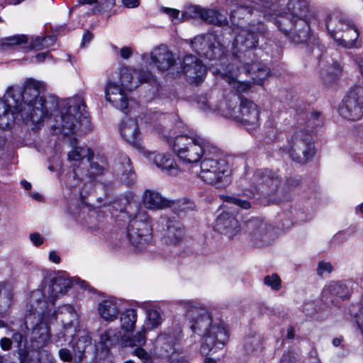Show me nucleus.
<instances>
[{"label": "nucleus", "mask_w": 363, "mask_h": 363, "mask_svg": "<svg viewBox=\"0 0 363 363\" xmlns=\"http://www.w3.org/2000/svg\"><path fill=\"white\" fill-rule=\"evenodd\" d=\"M206 9L199 5H190L182 13V19L183 21L199 18L202 20Z\"/></svg>", "instance_id": "nucleus-39"}, {"label": "nucleus", "mask_w": 363, "mask_h": 363, "mask_svg": "<svg viewBox=\"0 0 363 363\" xmlns=\"http://www.w3.org/2000/svg\"><path fill=\"white\" fill-rule=\"evenodd\" d=\"M263 337L259 333L250 334L244 340V349L249 353L259 352L262 349Z\"/></svg>", "instance_id": "nucleus-33"}, {"label": "nucleus", "mask_w": 363, "mask_h": 363, "mask_svg": "<svg viewBox=\"0 0 363 363\" xmlns=\"http://www.w3.org/2000/svg\"><path fill=\"white\" fill-rule=\"evenodd\" d=\"M333 19L330 15H327L325 18L326 30L331 38L337 40L340 45L345 48H351L356 46L357 40L359 32L357 28L349 21L339 19L338 25L330 28Z\"/></svg>", "instance_id": "nucleus-11"}, {"label": "nucleus", "mask_w": 363, "mask_h": 363, "mask_svg": "<svg viewBox=\"0 0 363 363\" xmlns=\"http://www.w3.org/2000/svg\"><path fill=\"white\" fill-rule=\"evenodd\" d=\"M297 123L303 127L299 131H304L313 135L315 128L323 125V116L321 111H301L297 113Z\"/></svg>", "instance_id": "nucleus-22"}, {"label": "nucleus", "mask_w": 363, "mask_h": 363, "mask_svg": "<svg viewBox=\"0 0 363 363\" xmlns=\"http://www.w3.org/2000/svg\"><path fill=\"white\" fill-rule=\"evenodd\" d=\"M199 54L210 61H220L221 65V61L226 57L227 50L217 40L216 37H208L201 42Z\"/></svg>", "instance_id": "nucleus-19"}, {"label": "nucleus", "mask_w": 363, "mask_h": 363, "mask_svg": "<svg viewBox=\"0 0 363 363\" xmlns=\"http://www.w3.org/2000/svg\"><path fill=\"white\" fill-rule=\"evenodd\" d=\"M216 151H209L208 155H203L201 158L200 167V178L211 185L221 182L222 179L228 175V164L223 159L220 158V150L215 146Z\"/></svg>", "instance_id": "nucleus-9"}, {"label": "nucleus", "mask_w": 363, "mask_h": 363, "mask_svg": "<svg viewBox=\"0 0 363 363\" xmlns=\"http://www.w3.org/2000/svg\"><path fill=\"white\" fill-rule=\"evenodd\" d=\"M115 5V0H101L100 3L101 11L107 12L111 10Z\"/></svg>", "instance_id": "nucleus-57"}, {"label": "nucleus", "mask_w": 363, "mask_h": 363, "mask_svg": "<svg viewBox=\"0 0 363 363\" xmlns=\"http://www.w3.org/2000/svg\"><path fill=\"white\" fill-rule=\"evenodd\" d=\"M151 60L158 70L161 72L167 71L177 64V59L174 55L169 50L160 51L155 55H152Z\"/></svg>", "instance_id": "nucleus-28"}, {"label": "nucleus", "mask_w": 363, "mask_h": 363, "mask_svg": "<svg viewBox=\"0 0 363 363\" xmlns=\"http://www.w3.org/2000/svg\"><path fill=\"white\" fill-rule=\"evenodd\" d=\"M21 354L20 356H18V362L9 360L5 357H2L1 363H40L39 359L38 357L33 358L30 357L28 352L24 354L23 352H21Z\"/></svg>", "instance_id": "nucleus-45"}, {"label": "nucleus", "mask_w": 363, "mask_h": 363, "mask_svg": "<svg viewBox=\"0 0 363 363\" xmlns=\"http://www.w3.org/2000/svg\"><path fill=\"white\" fill-rule=\"evenodd\" d=\"M86 108L87 106L84 101L78 104L76 107L66 103L65 110H60L62 130L64 135L74 134L77 124L82 123V121L86 123L90 122Z\"/></svg>", "instance_id": "nucleus-13"}, {"label": "nucleus", "mask_w": 363, "mask_h": 363, "mask_svg": "<svg viewBox=\"0 0 363 363\" xmlns=\"http://www.w3.org/2000/svg\"><path fill=\"white\" fill-rule=\"evenodd\" d=\"M321 79L323 80V84L326 87H330L336 83L338 79V76L337 73H333L328 71L321 73Z\"/></svg>", "instance_id": "nucleus-48"}, {"label": "nucleus", "mask_w": 363, "mask_h": 363, "mask_svg": "<svg viewBox=\"0 0 363 363\" xmlns=\"http://www.w3.org/2000/svg\"><path fill=\"white\" fill-rule=\"evenodd\" d=\"M145 333V329H143L141 331L137 332L135 335L129 339L128 345L130 346H141L144 345L146 342Z\"/></svg>", "instance_id": "nucleus-46"}, {"label": "nucleus", "mask_w": 363, "mask_h": 363, "mask_svg": "<svg viewBox=\"0 0 363 363\" xmlns=\"http://www.w3.org/2000/svg\"><path fill=\"white\" fill-rule=\"evenodd\" d=\"M287 13L277 15L274 24L291 42L296 45H305L309 47L319 45L311 28L314 15L310 13L309 6L306 0H289Z\"/></svg>", "instance_id": "nucleus-3"}, {"label": "nucleus", "mask_w": 363, "mask_h": 363, "mask_svg": "<svg viewBox=\"0 0 363 363\" xmlns=\"http://www.w3.org/2000/svg\"><path fill=\"white\" fill-rule=\"evenodd\" d=\"M132 75L125 72L121 74V86L116 82H108L105 87V98L108 102H111L113 97H118L125 92L124 88L132 89Z\"/></svg>", "instance_id": "nucleus-24"}, {"label": "nucleus", "mask_w": 363, "mask_h": 363, "mask_svg": "<svg viewBox=\"0 0 363 363\" xmlns=\"http://www.w3.org/2000/svg\"><path fill=\"white\" fill-rule=\"evenodd\" d=\"M90 169L92 170V177L100 175L104 172V167L99 164L97 162H91L89 164Z\"/></svg>", "instance_id": "nucleus-58"}, {"label": "nucleus", "mask_w": 363, "mask_h": 363, "mask_svg": "<svg viewBox=\"0 0 363 363\" xmlns=\"http://www.w3.org/2000/svg\"><path fill=\"white\" fill-rule=\"evenodd\" d=\"M248 58L250 61L243 62L245 72L252 75V79L258 85H262L265 79L270 74V69L262 63L254 52H249Z\"/></svg>", "instance_id": "nucleus-20"}, {"label": "nucleus", "mask_w": 363, "mask_h": 363, "mask_svg": "<svg viewBox=\"0 0 363 363\" xmlns=\"http://www.w3.org/2000/svg\"><path fill=\"white\" fill-rule=\"evenodd\" d=\"M0 345L4 350H8L12 345V341L9 338L3 337L0 341Z\"/></svg>", "instance_id": "nucleus-63"}, {"label": "nucleus", "mask_w": 363, "mask_h": 363, "mask_svg": "<svg viewBox=\"0 0 363 363\" xmlns=\"http://www.w3.org/2000/svg\"><path fill=\"white\" fill-rule=\"evenodd\" d=\"M154 164L167 174L176 176L179 169L174 156L170 153H157L153 158Z\"/></svg>", "instance_id": "nucleus-25"}, {"label": "nucleus", "mask_w": 363, "mask_h": 363, "mask_svg": "<svg viewBox=\"0 0 363 363\" xmlns=\"http://www.w3.org/2000/svg\"><path fill=\"white\" fill-rule=\"evenodd\" d=\"M42 83L33 78H28L25 82L23 89H14L9 86L6 96L1 101L4 106V113L11 112L12 114H22L26 111L28 120L35 121L39 116V120L44 119L51 114V112L59 109L58 98L49 96V101L45 96H40Z\"/></svg>", "instance_id": "nucleus-1"}, {"label": "nucleus", "mask_w": 363, "mask_h": 363, "mask_svg": "<svg viewBox=\"0 0 363 363\" xmlns=\"http://www.w3.org/2000/svg\"><path fill=\"white\" fill-rule=\"evenodd\" d=\"M240 105L237 108V102L229 100L223 111L225 117L241 123L247 129H255L259 124L260 110L252 101L240 96Z\"/></svg>", "instance_id": "nucleus-7"}, {"label": "nucleus", "mask_w": 363, "mask_h": 363, "mask_svg": "<svg viewBox=\"0 0 363 363\" xmlns=\"http://www.w3.org/2000/svg\"><path fill=\"white\" fill-rule=\"evenodd\" d=\"M119 332L116 329L109 328L100 335L99 344L102 350L108 352L110 348L118 343Z\"/></svg>", "instance_id": "nucleus-32"}, {"label": "nucleus", "mask_w": 363, "mask_h": 363, "mask_svg": "<svg viewBox=\"0 0 363 363\" xmlns=\"http://www.w3.org/2000/svg\"><path fill=\"white\" fill-rule=\"evenodd\" d=\"M30 239L36 247L40 246L44 242L43 238L38 233L35 232L30 234Z\"/></svg>", "instance_id": "nucleus-56"}, {"label": "nucleus", "mask_w": 363, "mask_h": 363, "mask_svg": "<svg viewBox=\"0 0 363 363\" xmlns=\"http://www.w3.org/2000/svg\"><path fill=\"white\" fill-rule=\"evenodd\" d=\"M110 103L125 113L128 111V99L125 93L118 97H113Z\"/></svg>", "instance_id": "nucleus-43"}, {"label": "nucleus", "mask_w": 363, "mask_h": 363, "mask_svg": "<svg viewBox=\"0 0 363 363\" xmlns=\"http://www.w3.org/2000/svg\"><path fill=\"white\" fill-rule=\"evenodd\" d=\"M255 177L259 191L265 196L277 195L282 182L279 169L261 168L256 171Z\"/></svg>", "instance_id": "nucleus-14"}, {"label": "nucleus", "mask_w": 363, "mask_h": 363, "mask_svg": "<svg viewBox=\"0 0 363 363\" xmlns=\"http://www.w3.org/2000/svg\"><path fill=\"white\" fill-rule=\"evenodd\" d=\"M121 57L123 59H128L132 55V50L129 47H123L121 50Z\"/></svg>", "instance_id": "nucleus-64"}, {"label": "nucleus", "mask_w": 363, "mask_h": 363, "mask_svg": "<svg viewBox=\"0 0 363 363\" xmlns=\"http://www.w3.org/2000/svg\"><path fill=\"white\" fill-rule=\"evenodd\" d=\"M59 355L62 360L64 362H70L72 359L71 352L66 348H62L59 350Z\"/></svg>", "instance_id": "nucleus-59"}, {"label": "nucleus", "mask_w": 363, "mask_h": 363, "mask_svg": "<svg viewBox=\"0 0 363 363\" xmlns=\"http://www.w3.org/2000/svg\"><path fill=\"white\" fill-rule=\"evenodd\" d=\"M279 363H297L295 353L291 351L284 352Z\"/></svg>", "instance_id": "nucleus-53"}, {"label": "nucleus", "mask_w": 363, "mask_h": 363, "mask_svg": "<svg viewBox=\"0 0 363 363\" xmlns=\"http://www.w3.org/2000/svg\"><path fill=\"white\" fill-rule=\"evenodd\" d=\"M94 38V34L89 30H86L83 34L81 45L82 47L89 44Z\"/></svg>", "instance_id": "nucleus-60"}, {"label": "nucleus", "mask_w": 363, "mask_h": 363, "mask_svg": "<svg viewBox=\"0 0 363 363\" xmlns=\"http://www.w3.org/2000/svg\"><path fill=\"white\" fill-rule=\"evenodd\" d=\"M74 285H79L82 289L89 291H95L85 281L78 277L70 278L65 275L50 274L45 280V292L48 295L49 301L54 304L60 295L66 294Z\"/></svg>", "instance_id": "nucleus-10"}, {"label": "nucleus", "mask_w": 363, "mask_h": 363, "mask_svg": "<svg viewBox=\"0 0 363 363\" xmlns=\"http://www.w3.org/2000/svg\"><path fill=\"white\" fill-rule=\"evenodd\" d=\"M163 11L167 13L172 20L177 19L179 16V11L176 9L164 7Z\"/></svg>", "instance_id": "nucleus-61"}, {"label": "nucleus", "mask_w": 363, "mask_h": 363, "mask_svg": "<svg viewBox=\"0 0 363 363\" xmlns=\"http://www.w3.org/2000/svg\"><path fill=\"white\" fill-rule=\"evenodd\" d=\"M245 228L250 241L257 247L267 246L276 238L274 228L258 218L247 220Z\"/></svg>", "instance_id": "nucleus-12"}, {"label": "nucleus", "mask_w": 363, "mask_h": 363, "mask_svg": "<svg viewBox=\"0 0 363 363\" xmlns=\"http://www.w3.org/2000/svg\"><path fill=\"white\" fill-rule=\"evenodd\" d=\"M86 157V149L82 147H76L68 153V160L80 161Z\"/></svg>", "instance_id": "nucleus-49"}, {"label": "nucleus", "mask_w": 363, "mask_h": 363, "mask_svg": "<svg viewBox=\"0 0 363 363\" xmlns=\"http://www.w3.org/2000/svg\"><path fill=\"white\" fill-rule=\"evenodd\" d=\"M23 48L27 49L28 50H41L43 48H45L44 41L43 37L36 36L33 38L30 42L28 44H24Z\"/></svg>", "instance_id": "nucleus-50"}, {"label": "nucleus", "mask_w": 363, "mask_h": 363, "mask_svg": "<svg viewBox=\"0 0 363 363\" xmlns=\"http://www.w3.org/2000/svg\"><path fill=\"white\" fill-rule=\"evenodd\" d=\"M333 267L330 262L320 261L316 269V272H332Z\"/></svg>", "instance_id": "nucleus-54"}, {"label": "nucleus", "mask_w": 363, "mask_h": 363, "mask_svg": "<svg viewBox=\"0 0 363 363\" xmlns=\"http://www.w3.org/2000/svg\"><path fill=\"white\" fill-rule=\"evenodd\" d=\"M169 207L178 216H184L190 212L197 211L195 202L187 197L170 200Z\"/></svg>", "instance_id": "nucleus-30"}, {"label": "nucleus", "mask_w": 363, "mask_h": 363, "mask_svg": "<svg viewBox=\"0 0 363 363\" xmlns=\"http://www.w3.org/2000/svg\"><path fill=\"white\" fill-rule=\"evenodd\" d=\"M186 235L184 225L177 220L168 218L162 230V240L166 245H177Z\"/></svg>", "instance_id": "nucleus-21"}, {"label": "nucleus", "mask_w": 363, "mask_h": 363, "mask_svg": "<svg viewBox=\"0 0 363 363\" xmlns=\"http://www.w3.org/2000/svg\"><path fill=\"white\" fill-rule=\"evenodd\" d=\"M126 222V237L129 242L138 250L145 248L152 237L151 218L146 212L141 211L138 205H135L132 216L127 218Z\"/></svg>", "instance_id": "nucleus-6"}, {"label": "nucleus", "mask_w": 363, "mask_h": 363, "mask_svg": "<svg viewBox=\"0 0 363 363\" xmlns=\"http://www.w3.org/2000/svg\"><path fill=\"white\" fill-rule=\"evenodd\" d=\"M56 315L48 308L41 290L33 291L26 305L24 324L27 330H30L32 347L39 350L45 347L50 341L49 323Z\"/></svg>", "instance_id": "nucleus-4"}, {"label": "nucleus", "mask_w": 363, "mask_h": 363, "mask_svg": "<svg viewBox=\"0 0 363 363\" xmlns=\"http://www.w3.org/2000/svg\"><path fill=\"white\" fill-rule=\"evenodd\" d=\"M191 331L202 338L201 352L207 355L221 350L229 339L224 322L213 319L209 311L193 301H179Z\"/></svg>", "instance_id": "nucleus-2"}, {"label": "nucleus", "mask_w": 363, "mask_h": 363, "mask_svg": "<svg viewBox=\"0 0 363 363\" xmlns=\"http://www.w3.org/2000/svg\"><path fill=\"white\" fill-rule=\"evenodd\" d=\"M206 74L207 68L203 61L192 54L184 56L180 69L177 72V76L183 74L189 83L196 84L203 81Z\"/></svg>", "instance_id": "nucleus-16"}, {"label": "nucleus", "mask_w": 363, "mask_h": 363, "mask_svg": "<svg viewBox=\"0 0 363 363\" xmlns=\"http://www.w3.org/2000/svg\"><path fill=\"white\" fill-rule=\"evenodd\" d=\"M147 319L152 328L157 327L162 321L160 311L156 308L146 310Z\"/></svg>", "instance_id": "nucleus-42"}, {"label": "nucleus", "mask_w": 363, "mask_h": 363, "mask_svg": "<svg viewBox=\"0 0 363 363\" xmlns=\"http://www.w3.org/2000/svg\"><path fill=\"white\" fill-rule=\"evenodd\" d=\"M11 340L12 341V345H13L14 347L17 348L16 351L18 353V356H20L21 354V352H23L24 354L28 352V351L26 349V338L21 333H13Z\"/></svg>", "instance_id": "nucleus-41"}, {"label": "nucleus", "mask_w": 363, "mask_h": 363, "mask_svg": "<svg viewBox=\"0 0 363 363\" xmlns=\"http://www.w3.org/2000/svg\"><path fill=\"white\" fill-rule=\"evenodd\" d=\"M123 161L127 163L128 169L124 170L123 174L124 175L125 172H127V179H129V181H128V186H130L134 183V180L135 179V174L133 170V166L130 159L128 157L125 156L123 157Z\"/></svg>", "instance_id": "nucleus-51"}, {"label": "nucleus", "mask_w": 363, "mask_h": 363, "mask_svg": "<svg viewBox=\"0 0 363 363\" xmlns=\"http://www.w3.org/2000/svg\"><path fill=\"white\" fill-rule=\"evenodd\" d=\"M235 41L240 43V45L245 49L244 56L248 57V52H252L251 50L257 48L258 45L259 36L257 32L247 30L244 31L242 35H240Z\"/></svg>", "instance_id": "nucleus-31"}, {"label": "nucleus", "mask_w": 363, "mask_h": 363, "mask_svg": "<svg viewBox=\"0 0 363 363\" xmlns=\"http://www.w3.org/2000/svg\"><path fill=\"white\" fill-rule=\"evenodd\" d=\"M303 177L300 174H294L286 177L283 191L284 193H289L301 187Z\"/></svg>", "instance_id": "nucleus-38"}, {"label": "nucleus", "mask_w": 363, "mask_h": 363, "mask_svg": "<svg viewBox=\"0 0 363 363\" xmlns=\"http://www.w3.org/2000/svg\"><path fill=\"white\" fill-rule=\"evenodd\" d=\"M174 153L184 163H197L209 151H216L215 145L196 134H180L168 138Z\"/></svg>", "instance_id": "nucleus-5"}, {"label": "nucleus", "mask_w": 363, "mask_h": 363, "mask_svg": "<svg viewBox=\"0 0 363 363\" xmlns=\"http://www.w3.org/2000/svg\"><path fill=\"white\" fill-rule=\"evenodd\" d=\"M176 337L170 334H161L156 340L155 353L157 356L169 358L174 352Z\"/></svg>", "instance_id": "nucleus-26"}, {"label": "nucleus", "mask_w": 363, "mask_h": 363, "mask_svg": "<svg viewBox=\"0 0 363 363\" xmlns=\"http://www.w3.org/2000/svg\"><path fill=\"white\" fill-rule=\"evenodd\" d=\"M138 82L140 84L143 83H149V84H155L157 86H159L160 84L157 83V79L155 76L152 74V73L148 70L141 69L138 72Z\"/></svg>", "instance_id": "nucleus-44"}, {"label": "nucleus", "mask_w": 363, "mask_h": 363, "mask_svg": "<svg viewBox=\"0 0 363 363\" xmlns=\"http://www.w3.org/2000/svg\"><path fill=\"white\" fill-rule=\"evenodd\" d=\"M288 153L296 163L306 164L311 161L315 154L312 134L304 131L295 132L289 141Z\"/></svg>", "instance_id": "nucleus-8"}, {"label": "nucleus", "mask_w": 363, "mask_h": 363, "mask_svg": "<svg viewBox=\"0 0 363 363\" xmlns=\"http://www.w3.org/2000/svg\"><path fill=\"white\" fill-rule=\"evenodd\" d=\"M135 205L138 204L130 201L126 196L114 200L112 203V208L113 211L118 213V214L116 215V220L126 223V219L130 218L132 216Z\"/></svg>", "instance_id": "nucleus-27"}, {"label": "nucleus", "mask_w": 363, "mask_h": 363, "mask_svg": "<svg viewBox=\"0 0 363 363\" xmlns=\"http://www.w3.org/2000/svg\"><path fill=\"white\" fill-rule=\"evenodd\" d=\"M213 230L220 234L233 238L240 230V224L234 213L223 211L216 217Z\"/></svg>", "instance_id": "nucleus-17"}, {"label": "nucleus", "mask_w": 363, "mask_h": 363, "mask_svg": "<svg viewBox=\"0 0 363 363\" xmlns=\"http://www.w3.org/2000/svg\"><path fill=\"white\" fill-rule=\"evenodd\" d=\"M340 114L350 121H358L363 117V89H351L342 100Z\"/></svg>", "instance_id": "nucleus-15"}, {"label": "nucleus", "mask_w": 363, "mask_h": 363, "mask_svg": "<svg viewBox=\"0 0 363 363\" xmlns=\"http://www.w3.org/2000/svg\"><path fill=\"white\" fill-rule=\"evenodd\" d=\"M119 312V303L113 296H108L99 301L97 305L99 316L106 323H111L117 320Z\"/></svg>", "instance_id": "nucleus-23"}, {"label": "nucleus", "mask_w": 363, "mask_h": 363, "mask_svg": "<svg viewBox=\"0 0 363 363\" xmlns=\"http://www.w3.org/2000/svg\"><path fill=\"white\" fill-rule=\"evenodd\" d=\"M134 354L140 359L143 363H152V359L143 348L139 347L134 350Z\"/></svg>", "instance_id": "nucleus-52"}, {"label": "nucleus", "mask_w": 363, "mask_h": 363, "mask_svg": "<svg viewBox=\"0 0 363 363\" xmlns=\"http://www.w3.org/2000/svg\"><path fill=\"white\" fill-rule=\"evenodd\" d=\"M28 38L26 35H15L0 40V46L3 49L11 48L13 46L28 44Z\"/></svg>", "instance_id": "nucleus-37"}, {"label": "nucleus", "mask_w": 363, "mask_h": 363, "mask_svg": "<svg viewBox=\"0 0 363 363\" xmlns=\"http://www.w3.org/2000/svg\"><path fill=\"white\" fill-rule=\"evenodd\" d=\"M119 130L125 141L137 150H143L142 133L136 118H126L123 120L120 123Z\"/></svg>", "instance_id": "nucleus-18"}, {"label": "nucleus", "mask_w": 363, "mask_h": 363, "mask_svg": "<svg viewBox=\"0 0 363 363\" xmlns=\"http://www.w3.org/2000/svg\"><path fill=\"white\" fill-rule=\"evenodd\" d=\"M264 282L272 289L279 290L281 288V280L277 274L266 276Z\"/></svg>", "instance_id": "nucleus-47"}, {"label": "nucleus", "mask_w": 363, "mask_h": 363, "mask_svg": "<svg viewBox=\"0 0 363 363\" xmlns=\"http://www.w3.org/2000/svg\"><path fill=\"white\" fill-rule=\"evenodd\" d=\"M235 205L242 208V209H249L251 207L250 202L247 200H243L238 197L236 198Z\"/></svg>", "instance_id": "nucleus-62"}, {"label": "nucleus", "mask_w": 363, "mask_h": 363, "mask_svg": "<svg viewBox=\"0 0 363 363\" xmlns=\"http://www.w3.org/2000/svg\"><path fill=\"white\" fill-rule=\"evenodd\" d=\"M170 363H189V360L184 355H182L174 352L169 357Z\"/></svg>", "instance_id": "nucleus-55"}, {"label": "nucleus", "mask_w": 363, "mask_h": 363, "mask_svg": "<svg viewBox=\"0 0 363 363\" xmlns=\"http://www.w3.org/2000/svg\"><path fill=\"white\" fill-rule=\"evenodd\" d=\"M144 206L149 209H162L169 206L170 200L163 198L158 192L146 190L143 196Z\"/></svg>", "instance_id": "nucleus-29"}, {"label": "nucleus", "mask_w": 363, "mask_h": 363, "mask_svg": "<svg viewBox=\"0 0 363 363\" xmlns=\"http://www.w3.org/2000/svg\"><path fill=\"white\" fill-rule=\"evenodd\" d=\"M324 291L342 298H347L350 294L348 287L341 282L330 283L324 289Z\"/></svg>", "instance_id": "nucleus-36"}, {"label": "nucleus", "mask_w": 363, "mask_h": 363, "mask_svg": "<svg viewBox=\"0 0 363 363\" xmlns=\"http://www.w3.org/2000/svg\"><path fill=\"white\" fill-rule=\"evenodd\" d=\"M202 21L210 24L222 26L228 24L226 17L216 9H206Z\"/></svg>", "instance_id": "nucleus-35"}, {"label": "nucleus", "mask_w": 363, "mask_h": 363, "mask_svg": "<svg viewBox=\"0 0 363 363\" xmlns=\"http://www.w3.org/2000/svg\"><path fill=\"white\" fill-rule=\"evenodd\" d=\"M121 328L125 331L133 330L137 320V311L134 308L125 310L120 317Z\"/></svg>", "instance_id": "nucleus-34"}, {"label": "nucleus", "mask_w": 363, "mask_h": 363, "mask_svg": "<svg viewBox=\"0 0 363 363\" xmlns=\"http://www.w3.org/2000/svg\"><path fill=\"white\" fill-rule=\"evenodd\" d=\"M12 299L11 286L6 283H0V308H6Z\"/></svg>", "instance_id": "nucleus-40"}]
</instances>
